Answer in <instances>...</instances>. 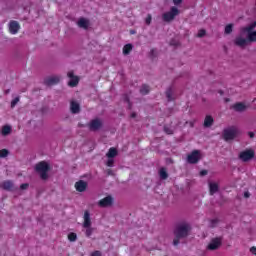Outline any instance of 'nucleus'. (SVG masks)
Listing matches in <instances>:
<instances>
[{
  "instance_id": "nucleus-1",
  "label": "nucleus",
  "mask_w": 256,
  "mask_h": 256,
  "mask_svg": "<svg viewBox=\"0 0 256 256\" xmlns=\"http://www.w3.org/2000/svg\"><path fill=\"white\" fill-rule=\"evenodd\" d=\"M189 231H191V225L189 224H179L174 230L175 238L173 240V245H179V241L181 239H185L189 235Z\"/></svg>"
},
{
  "instance_id": "nucleus-2",
  "label": "nucleus",
  "mask_w": 256,
  "mask_h": 256,
  "mask_svg": "<svg viewBox=\"0 0 256 256\" xmlns=\"http://www.w3.org/2000/svg\"><path fill=\"white\" fill-rule=\"evenodd\" d=\"M49 169L51 168L49 167V164L45 161H41L35 166V171H37V173H40V177L43 181H47V179H49V174H47Z\"/></svg>"
},
{
  "instance_id": "nucleus-3",
  "label": "nucleus",
  "mask_w": 256,
  "mask_h": 256,
  "mask_svg": "<svg viewBox=\"0 0 256 256\" xmlns=\"http://www.w3.org/2000/svg\"><path fill=\"white\" fill-rule=\"evenodd\" d=\"M237 135H239V129L235 126L226 128L223 131L224 141H233V139H235V137H237Z\"/></svg>"
},
{
  "instance_id": "nucleus-4",
  "label": "nucleus",
  "mask_w": 256,
  "mask_h": 256,
  "mask_svg": "<svg viewBox=\"0 0 256 256\" xmlns=\"http://www.w3.org/2000/svg\"><path fill=\"white\" fill-rule=\"evenodd\" d=\"M177 15H179V9L174 6L170 9L169 12H166L162 15V19L165 21V23H170V21H173Z\"/></svg>"
},
{
  "instance_id": "nucleus-5",
  "label": "nucleus",
  "mask_w": 256,
  "mask_h": 256,
  "mask_svg": "<svg viewBox=\"0 0 256 256\" xmlns=\"http://www.w3.org/2000/svg\"><path fill=\"white\" fill-rule=\"evenodd\" d=\"M239 159L240 161H243V163H247L248 161H251L255 157V151L251 149L244 150L239 153Z\"/></svg>"
},
{
  "instance_id": "nucleus-6",
  "label": "nucleus",
  "mask_w": 256,
  "mask_h": 256,
  "mask_svg": "<svg viewBox=\"0 0 256 256\" xmlns=\"http://www.w3.org/2000/svg\"><path fill=\"white\" fill-rule=\"evenodd\" d=\"M87 127L89 131H99L101 127H103V121L99 118L92 119L88 124Z\"/></svg>"
},
{
  "instance_id": "nucleus-7",
  "label": "nucleus",
  "mask_w": 256,
  "mask_h": 256,
  "mask_svg": "<svg viewBox=\"0 0 256 256\" xmlns=\"http://www.w3.org/2000/svg\"><path fill=\"white\" fill-rule=\"evenodd\" d=\"M199 159H201L199 150H194L187 156V162L190 163V165L199 163Z\"/></svg>"
},
{
  "instance_id": "nucleus-8",
  "label": "nucleus",
  "mask_w": 256,
  "mask_h": 256,
  "mask_svg": "<svg viewBox=\"0 0 256 256\" xmlns=\"http://www.w3.org/2000/svg\"><path fill=\"white\" fill-rule=\"evenodd\" d=\"M221 245H222L221 238H214L207 245L206 249L208 251H217V249H219V247H221Z\"/></svg>"
},
{
  "instance_id": "nucleus-9",
  "label": "nucleus",
  "mask_w": 256,
  "mask_h": 256,
  "mask_svg": "<svg viewBox=\"0 0 256 256\" xmlns=\"http://www.w3.org/2000/svg\"><path fill=\"white\" fill-rule=\"evenodd\" d=\"M61 81V76H49L44 79V85L51 87L53 85H58Z\"/></svg>"
},
{
  "instance_id": "nucleus-10",
  "label": "nucleus",
  "mask_w": 256,
  "mask_h": 256,
  "mask_svg": "<svg viewBox=\"0 0 256 256\" xmlns=\"http://www.w3.org/2000/svg\"><path fill=\"white\" fill-rule=\"evenodd\" d=\"M67 77H69L70 81L68 82L69 87H77L79 85V78L75 76L73 71L67 73Z\"/></svg>"
},
{
  "instance_id": "nucleus-11",
  "label": "nucleus",
  "mask_w": 256,
  "mask_h": 256,
  "mask_svg": "<svg viewBox=\"0 0 256 256\" xmlns=\"http://www.w3.org/2000/svg\"><path fill=\"white\" fill-rule=\"evenodd\" d=\"M99 207H111L113 205V198L111 196H106L98 202Z\"/></svg>"
},
{
  "instance_id": "nucleus-12",
  "label": "nucleus",
  "mask_w": 256,
  "mask_h": 256,
  "mask_svg": "<svg viewBox=\"0 0 256 256\" xmlns=\"http://www.w3.org/2000/svg\"><path fill=\"white\" fill-rule=\"evenodd\" d=\"M19 29H21V26L19 25V22L17 21H10L9 23V31L12 35H17L19 33Z\"/></svg>"
},
{
  "instance_id": "nucleus-13",
  "label": "nucleus",
  "mask_w": 256,
  "mask_h": 256,
  "mask_svg": "<svg viewBox=\"0 0 256 256\" xmlns=\"http://www.w3.org/2000/svg\"><path fill=\"white\" fill-rule=\"evenodd\" d=\"M75 189L79 193H83V192L87 191V182H85L83 180H79L78 182L75 183Z\"/></svg>"
},
{
  "instance_id": "nucleus-14",
  "label": "nucleus",
  "mask_w": 256,
  "mask_h": 256,
  "mask_svg": "<svg viewBox=\"0 0 256 256\" xmlns=\"http://www.w3.org/2000/svg\"><path fill=\"white\" fill-rule=\"evenodd\" d=\"M70 111L73 113V115H77V113L81 112V106L76 101H71Z\"/></svg>"
},
{
  "instance_id": "nucleus-15",
  "label": "nucleus",
  "mask_w": 256,
  "mask_h": 256,
  "mask_svg": "<svg viewBox=\"0 0 256 256\" xmlns=\"http://www.w3.org/2000/svg\"><path fill=\"white\" fill-rule=\"evenodd\" d=\"M0 187L5 191H13L14 184L13 181L6 180L0 184Z\"/></svg>"
},
{
  "instance_id": "nucleus-16",
  "label": "nucleus",
  "mask_w": 256,
  "mask_h": 256,
  "mask_svg": "<svg viewBox=\"0 0 256 256\" xmlns=\"http://www.w3.org/2000/svg\"><path fill=\"white\" fill-rule=\"evenodd\" d=\"M84 228H89L91 227V214L89 213L88 210L84 212V223H83Z\"/></svg>"
},
{
  "instance_id": "nucleus-17",
  "label": "nucleus",
  "mask_w": 256,
  "mask_h": 256,
  "mask_svg": "<svg viewBox=\"0 0 256 256\" xmlns=\"http://www.w3.org/2000/svg\"><path fill=\"white\" fill-rule=\"evenodd\" d=\"M234 43L235 45H237V47H246V45L249 43V40L245 38L237 37Z\"/></svg>"
},
{
  "instance_id": "nucleus-18",
  "label": "nucleus",
  "mask_w": 256,
  "mask_h": 256,
  "mask_svg": "<svg viewBox=\"0 0 256 256\" xmlns=\"http://www.w3.org/2000/svg\"><path fill=\"white\" fill-rule=\"evenodd\" d=\"M232 108L234 111H237L238 113H242V111H245L247 109V106L243 102L235 103Z\"/></svg>"
},
{
  "instance_id": "nucleus-19",
  "label": "nucleus",
  "mask_w": 256,
  "mask_h": 256,
  "mask_svg": "<svg viewBox=\"0 0 256 256\" xmlns=\"http://www.w3.org/2000/svg\"><path fill=\"white\" fill-rule=\"evenodd\" d=\"M78 27H80L81 29H89V20L85 18H80L78 20Z\"/></svg>"
},
{
  "instance_id": "nucleus-20",
  "label": "nucleus",
  "mask_w": 256,
  "mask_h": 256,
  "mask_svg": "<svg viewBox=\"0 0 256 256\" xmlns=\"http://www.w3.org/2000/svg\"><path fill=\"white\" fill-rule=\"evenodd\" d=\"M214 122L215 120L211 117V115H207L204 119V127H212Z\"/></svg>"
},
{
  "instance_id": "nucleus-21",
  "label": "nucleus",
  "mask_w": 256,
  "mask_h": 256,
  "mask_svg": "<svg viewBox=\"0 0 256 256\" xmlns=\"http://www.w3.org/2000/svg\"><path fill=\"white\" fill-rule=\"evenodd\" d=\"M209 191H210V195H214L215 193H217V191H219V184L218 183H210Z\"/></svg>"
},
{
  "instance_id": "nucleus-22",
  "label": "nucleus",
  "mask_w": 256,
  "mask_h": 256,
  "mask_svg": "<svg viewBox=\"0 0 256 256\" xmlns=\"http://www.w3.org/2000/svg\"><path fill=\"white\" fill-rule=\"evenodd\" d=\"M117 153V149L112 147L108 150L106 157H108V159H113L114 157H117Z\"/></svg>"
},
{
  "instance_id": "nucleus-23",
  "label": "nucleus",
  "mask_w": 256,
  "mask_h": 256,
  "mask_svg": "<svg viewBox=\"0 0 256 256\" xmlns=\"http://www.w3.org/2000/svg\"><path fill=\"white\" fill-rule=\"evenodd\" d=\"M1 134L4 136V137H7V135H10L11 134V126L9 125H5L2 127V131H1Z\"/></svg>"
},
{
  "instance_id": "nucleus-24",
  "label": "nucleus",
  "mask_w": 256,
  "mask_h": 256,
  "mask_svg": "<svg viewBox=\"0 0 256 256\" xmlns=\"http://www.w3.org/2000/svg\"><path fill=\"white\" fill-rule=\"evenodd\" d=\"M255 27H256V21L255 22H253L252 24H250L249 26H246V27H242L241 28V33H245V31H253V29H255Z\"/></svg>"
},
{
  "instance_id": "nucleus-25",
  "label": "nucleus",
  "mask_w": 256,
  "mask_h": 256,
  "mask_svg": "<svg viewBox=\"0 0 256 256\" xmlns=\"http://www.w3.org/2000/svg\"><path fill=\"white\" fill-rule=\"evenodd\" d=\"M133 51V45L132 44H126L123 47V55H129Z\"/></svg>"
},
{
  "instance_id": "nucleus-26",
  "label": "nucleus",
  "mask_w": 256,
  "mask_h": 256,
  "mask_svg": "<svg viewBox=\"0 0 256 256\" xmlns=\"http://www.w3.org/2000/svg\"><path fill=\"white\" fill-rule=\"evenodd\" d=\"M149 91H151V89L147 84H143L142 87L140 88L141 95H148Z\"/></svg>"
},
{
  "instance_id": "nucleus-27",
  "label": "nucleus",
  "mask_w": 256,
  "mask_h": 256,
  "mask_svg": "<svg viewBox=\"0 0 256 256\" xmlns=\"http://www.w3.org/2000/svg\"><path fill=\"white\" fill-rule=\"evenodd\" d=\"M159 175H160V179H163V180H165L169 177V173H167V169H165V168H161L159 170Z\"/></svg>"
},
{
  "instance_id": "nucleus-28",
  "label": "nucleus",
  "mask_w": 256,
  "mask_h": 256,
  "mask_svg": "<svg viewBox=\"0 0 256 256\" xmlns=\"http://www.w3.org/2000/svg\"><path fill=\"white\" fill-rule=\"evenodd\" d=\"M224 33H225L226 35H231V33H233V24H227V25L225 26Z\"/></svg>"
},
{
  "instance_id": "nucleus-29",
  "label": "nucleus",
  "mask_w": 256,
  "mask_h": 256,
  "mask_svg": "<svg viewBox=\"0 0 256 256\" xmlns=\"http://www.w3.org/2000/svg\"><path fill=\"white\" fill-rule=\"evenodd\" d=\"M166 97H167L168 101H173V89L172 88L167 89Z\"/></svg>"
},
{
  "instance_id": "nucleus-30",
  "label": "nucleus",
  "mask_w": 256,
  "mask_h": 256,
  "mask_svg": "<svg viewBox=\"0 0 256 256\" xmlns=\"http://www.w3.org/2000/svg\"><path fill=\"white\" fill-rule=\"evenodd\" d=\"M9 155V150L7 149H2L0 150V159H5Z\"/></svg>"
},
{
  "instance_id": "nucleus-31",
  "label": "nucleus",
  "mask_w": 256,
  "mask_h": 256,
  "mask_svg": "<svg viewBox=\"0 0 256 256\" xmlns=\"http://www.w3.org/2000/svg\"><path fill=\"white\" fill-rule=\"evenodd\" d=\"M68 240L71 242L77 241V234L74 232H71L70 234H68Z\"/></svg>"
},
{
  "instance_id": "nucleus-32",
  "label": "nucleus",
  "mask_w": 256,
  "mask_h": 256,
  "mask_svg": "<svg viewBox=\"0 0 256 256\" xmlns=\"http://www.w3.org/2000/svg\"><path fill=\"white\" fill-rule=\"evenodd\" d=\"M85 234H86V237H91V235H93V228H91V226L86 228Z\"/></svg>"
},
{
  "instance_id": "nucleus-33",
  "label": "nucleus",
  "mask_w": 256,
  "mask_h": 256,
  "mask_svg": "<svg viewBox=\"0 0 256 256\" xmlns=\"http://www.w3.org/2000/svg\"><path fill=\"white\" fill-rule=\"evenodd\" d=\"M207 31H205V29H201L198 31L197 37H205Z\"/></svg>"
},
{
  "instance_id": "nucleus-34",
  "label": "nucleus",
  "mask_w": 256,
  "mask_h": 256,
  "mask_svg": "<svg viewBox=\"0 0 256 256\" xmlns=\"http://www.w3.org/2000/svg\"><path fill=\"white\" fill-rule=\"evenodd\" d=\"M115 163V160L113 158H109L108 161L106 162L107 167H113Z\"/></svg>"
},
{
  "instance_id": "nucleus-35",
  "label": "nucleus",
  "mask_w": 256,
  "mask_h": 256,
  "mask_svg": "<svg viewBox=\"0 0 256 256\" xmlns=\"http://www.w3.org/2000/svg\"><path fill=\"white\" fill-rule=\"evenodd\" d=\"M217 223H219L218 219H212L210 221V227H217Z\"/></svg>"
},
{
  "instance_id": "nucleus-36",
  "label": "nucleus",
  "mask_w": 256,
  "mask_h": 256,
  "mask_svg": "<svg viewBox=\"0 0 256 256\" xmlns=\"http://www.w3.org/2000/svg\"><path fill=\"white\" fill-rule=\"evenodd\" d=\"M151 21H152L151 14H148V16L146 17V20H145L146 25H151Z\"/></svg>"
},
{
  "instance_id": "nucleus-37",
  "label": "nucleus",
  "mask_w": 256,
  "mask_h": 256,
  "mask_svg": "<svg viewBox=\"0 0 256 256\" xmlns=\"http://www.w3.org/2000/svg\"><path fill=\"white\" fill-rule=\"evenodd\" d=\"M164 131H165V133H167V135H173V130H171L167 126L164 127Z\"/></svg>"
},
{
  "instance_id": "nucleus-38",
  "label": "nucleus",
  "mask_w": 256,
  "mask_h": 256,
  "mask_svg": "<svg viewBox=\"0 0 256 256\" xmlns=\"http://www.w3.org/2000/svg\"><path fill=\"white\" fill-rule=\"evenodd\" d=\"M17 103H19V97H17L14 100H12L11 107H15V105H17Z\"/></svg>"
},
{
  "instance_id": "nucleus-39",
  "label": "nucleus",
  "mask_w": 256,
  "mask_h": 256,
  "mask_svg": "<svg viewBox=\"0 0 256 256\" xmlns=\"http://www.w3.org/2000/svg\"><path fill=\"white\" fill-rule=\"evenodd\" d=\"M29 188V184L28 183H23L20 185V189H22V191H24L25 189Z\"/></svg>"
},
{
  "instance_id": "nucleus-40",
  "label": "nucleus",
  "mask_w": 256,
  "mask_h": 256,
  "mask_svg": "<svg viewBox=\"0 0 256 256\" xmlns=\"http://www.w3.org/2000/svg\"><path fill=\"white\" fill-rule=\"evenodd\" d=\"M250 253H252V255H255L256 256V246H252L250 248Z\"/></svg>"
},
{
  "instance_id": "nucleus-41",
  "label": "nucleus",
  "mask_w": 256,
  "mask_h": 256,
  "mask_svg": "<svg viewBox=\"0 0 256 256\" xmlns=\"http://www.w3.org/2000/svg\"><path fill=\"white\" fill-rule=\"evenodd\" d=\"M91 256H101V252L96 250V251L91 253Z\"/></svg>"
},
{
  "instance_id": "nucleus-42",
  "label": "nucleus",
  "mask_w": 256,
  "mask_h": 256,
  "mask_svg": "<svg viewBox=\"0 0 256 256\" xmlns=\"http://www.w3.org/2000/svg\"><path fill=\"white\" fill-rule=\"evenodd\" d=\"M124 101L128 103L129 107L131 108V101L129 100V96H125Z\"/></svg>"
},
{
  "instance_id": "nucleus-43",
  "label": "nucleus",
  "mask_w": 256,
  "mask_h": 256,
  "mask_svg": "<svg viewBox=\"0 0 256 256\" xmlns=\"http://www.w3.org/2000/svg\"><path fill=\"white\" fill-rule=\"evenodd\" d=\"M174 5H181L183 3V0H173Z\"/></svg>"
},
{
  "instance_id": "nucleus-44",
  "label": "nucleus",
  "mask_w": 256,
  "mask_h": 256,
  "mask_svg": "<svg viewBox=\"0 0 256 256\" xmlns=\"http://www.w3.org/2000/svg\"><path fill=\"white\" fill-rule=\"evenodd\" d=\"M207 170H202L200 171V177H205V175H207Z\"/></svg>"
},
{
  "instance_id": "nucleus-45",
  "label": "nucleus",
  "mask_w": 256,
  "mask_h": 256,
  "mask_svg": "<svg viewBox=\"0 0 256 256\" xmlns=\"http://www.w3.org/2000/svg\"><path fill=\"white\" fill-rule=\"evenodd\" d=\"M248 135H249L250 139H253V137H255V133L254 132H248Z\"/></svg>"
},
{
  "instance_id": "nucleus-46",
  "label": "nucleus",
  "mask_w": 256,
  "mask_h": 256,
  "mask_svg": "<svg viewBox=\"0 0 256 256\" xmlns=\"http://www.w3.org/2000/svg\"><path fill=\"white\" fill-rule=\"evenodd\" d=\"M244 197H245L246 199H248V197H251V194H250L249 192H245V193H244Z\"/></svg>"
},
{
  "instance_id": "nucleus-47",
  "label": "nucleus",
  "mask_w": 256,
  "mask_h": 256,
  "mask_svg": "<svg viewBox=\"0 0 256 256\" xmlns=\"http://www.w3.org/2000/svg\"><path fill=\"white\" fill-rule=\"evenodd\" d=\"M135 117H137V113L133 112V113L131 114V118H132V119H135Z\"/></svg>"
},
{
  "instance_id": "nucleus-48",
  "label": "nucleus",
  "mask_w": 256,
  "mask_h": 256,
  "mask_svg": "<svg viewBox=\"0 0 256 256\" xmlns=\"http://www.w3.org/2000/svg\"><path fill=\"white\" fill-rule=\"evenodd\" d=\"M107 173H108V175H113V170L112 169H108Z\"/></svg>"
},
{
  "instance_id": "nucleus-49",
  "label": "nucleus",
  "mask_w": 256,
  "mask_h": 256,
  "mask_svg": "<svg viewBox=\"0 0 256 256\" xmlns=\"http://www.w3.org/2000/svg\"><path fill=\"white\" fill-rule=\"evenodd\" d=\"M78 126H79V127H87V124L85 125V124L79 123Z\"/></svg>"
},
{
  "instance_id": "nucleus-50",
  "label": "nucleus",
  "mask_w": 256,
  "mask_h": 256,
  "mask_svg": "<svg viewBox=\"0 0 256 256\" xmlns=\"http://www.w3.org/2000/svg\"><path fill=\"white\" fill-rule=\"evenodd\" d=\"M152 55L155 53V50H151Z\"/></svg>"
},
{
  "instance_id": "nucleus-51",
  "label": "nucleus",
  "mask_w": 256,
  "mask_h": 256,
  "mask_svg": "<svg viewBox=\"0 0 256 256\" xmlns=\"http://www.w3.org/2000/svg\"><path fill=\"white\" fill-rule=\"evenodd\" d=\"M219 93H220V95H223V91L220 90Z\"/></svg>"
}]
</instances>
